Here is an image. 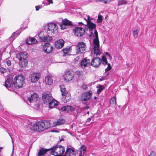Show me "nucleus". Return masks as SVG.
I'll list each match as a JSON object with an SVG mask.
<instances>
[{
    "label": "nucleus",
    "mask_w": 156,
    "mask_h": 156,
    "mask_svg": "<svg viewBox=\"0 0 156 156\" xmlns=\"http://www.w3.org/2000/svg\"><path fill=\"white\" fill-rule=\"evenodd\" d=\"M76 74L78 75H80L81 74V72L79 71H76Z\"/></svg>",
    "instance_id": "864d4df0"
},
{
    "label": "nucleus",
    "mask_w": 156,
    "mask_h": 156,
    "mask_svg": "<svg viewBox=\"0 0 156 156\" xmlns=\"http://www.w3.org/2000/svg\"><path fill=\"white\" fill-rule=\"evenodd\" d=\"M84 20L86 21L87 25L90 29L92 30L96 27V26L95 24L92 23L90 21L91 19L90 18L89 16H87V19L84 18Z\"/></svg>",
    "instance_id": "f3484780"
},
{
    "label": "nucleus",
    "mask_w": 156,
    "mask_h": 156,
    "mask_svg": "<svg viewBox=\"0 0 156 156\" xmlns=\"http://www.w3.org/2000/svg\"><path fill=\"white\" fill-rule=\"evenodd\" d=\"M31 129L41 132L49 128L50 127L49 120H42L37 122L32 125Z\"/></svg>",
    "instance_id": "f257e3e1"
},
{
    "label": "nucleus",
    "mask_w": 156,
    "mask_h": 156,
    "mask_svg": "<svg viewBox=\"0 0 156 156\" xmlns=\"http://www.w3.org/2000/svg\"><path fill=\"white\" fill-rule=\"evenodd\" d=\"M127 2L126 0H119L118 5H121L123 4H126Z\"/></svg>",
    "instance_id": "c9c22d12"
},
{
    "label": "nucleus",
    "mask_w": 156,
    "mask_h": 156,
    "mask_svg": "<svg viewBox=\"0 0 156 156\" xmlns=\"http://www.w3.org/2000/svg\"><path fill=\"white\" fill-rule=\"evenodd\" d=\"M62 23L63 24L66 26H70L72 25L71 22L69 21L67 19H65L64 20H62Z\"/></svg>",
    "instance_id": "bb28decb"
},
{
    "label": "nucleus",
    "mask_w": 156,
    "mask_h": 156,
    "mask_svg": "<svg viewBox=\"0 0 156 156\" xmlns=\"http://www.w3.org/2000/svg\"><path fill=\"white\" fill-rule=\"evenodd\" d=\"M41 76L40 74L38 73H31L30 77L31 81L33 83H35L37 81Z\"/></svg>",
    "instance_id": "4468645a"
},
{
    "label": "nucleus",
    "mask_w": 156,
    "mask_h": 156,
    "mask_svg": "<svg viewBox=\"0 0 156 156\" xmlns=\"http://www.w3.org/2000/svg\"><path fill=\"white\" fill-rule=\"evenodd\" d=\"M80 59V56H77L74 59V61L75 62H77Z\"/></svg>",
    "instance_id": "49530a36"
},
{
    "label": "nucleus",
    "mask_w": 156,
    "mask_h": 156,
    "mask_svg": "<svg viewBox=\"0 0 156 156\" xmlns=\"http://www.w3.org/2000/svg\"><path fill=\"white\" fill-rule=\"evenodd\" d=\"M53 50V47L50 43H46L43 46V51L47 53H51Z\"/></svg>",
    "instance_id": "ddd939ff"
},
{
    "label": "nucleus",
    "mask_w": 156,
    "mask_h": 156,
    "mask_svg": "<svg viewBox=\"0 0 156 156\" xmlns=\"http://www.w3.org/2000/svg\"><path fill=\"white\" fill-rule=\"evenodd\" d=\"M45 82L48 85H51L53 82V80L51 78V76L48 75L45 77Z\"/></svg>",
    "instance_id": "4be33fe9"
},
{
    "label": "nucleus",
    "mask_w": 156,
    "mask_h": 156,
    "mask_svg": "<svg viewBox=\"0 0 156 156\" xmlns=\"http://www.w3.org/2000/svg\"><path fill=\"white\" fill-rule=\"evenodd\" d=\"M96 98H97V97H96V96H95V97H94V99H96Z\"/></svg>",
    "instance_id": "680f3d73"
},
{
    "label": "nucleus",
    "mask_w": 156,
    "mask_h": 156,
    "mask_svg": "<svg viewBox=\"0 0 156 156\" xmlns=\"http://www.w3.org/2000/svg\"><path fill=\"white\" fill-rule=\"evenodd\" d=\"M133 35L134 36L135 38H136L138 35V33L137 32V30H134L133 32Z\"/></svg>",
    "instance_id": "a19ab883"
},
{
    "label": "nucleus",
    "mask_w": 156,
    "mask_h": 156,
    "mask_svg": "<svg viewBox=\"0 0 156 156\" xmlns=\"http://www.w3.org/2000/svg\"><path fill=\"white\" fill-rule=\"evenodd\" d=\"M38 99V96L36 93H33L30 97H27L26 100L27 103L31 106L34 107L36 104V101Z\"/></svg>",
    "instance_id": "6e6552de"
},
{
    "label": "nucleus",
    "mask_w": 156,
    "mask_h": 156,
    "mask_svg": "<svg viewBox=\"0 0 156 156\" xmlns=\"http://www.w3.org/2000/svg\"><path fill=\"white\" fill-rule=\"evenodd\" d=\"M5 62L8 66H9L11 65V61L9 60V59H6V60Z\"/></svg>",
    "instance_id": "ea45409f"
},
{
    "label": "nucleus",
    "mask_w": 156,
    "mask_h": 156,
    "mask_svg": "<svg viewBox=\"0 0 156 156\" xmlns=\"http://www.w3.org/2000/svg\"><path fill=\"white\" fill-rule=\"evenodd\" d=\"M79 24H83V23H82V22H79Z\"/></svg>",
    "instance_id": "bf43d9fd"
},
{
    "label": "nucleus",
    "mask_w": 156,
    "mask_h": 156,
    "mask_svg": "<svg viewBox=\"0 0 156 156\" xmlns=\"http://www.w3.org/2000/svg\"><path fill=\"white\" fill-rule=\"evenodd\" d=\"M74 74L72 70L67 71L64 76L65 80L69 81L72 80L73 78Z\"/></svg>",
    "instance_id": "9b49d317"
},
{
    "label": "nucleus",
    "mask_w": 156,
    "mask_h": 156,
    "mask_svg": "<svg viewBox=\"0 0 156 156\" xmlns=\"http://www.w3.org/2000/svg\"><path fill=\"white\" fill-rule=\"evenodd\" d=\"M66 111L69 112V111L72 112L74 110V107H72L70 106H66Z\"/></svg>",
    "instance_id": "f704fd0d"
},
{
    "label": "nucleus",
    "mask_w": 156,
    "mask_h": 156,
    "mask_svg": "<svg viewBox=\"0 0 156 156\" xmlns=\"http://www.w3.org/2000/svg\"><path fill=\"white\" fill-rule=\"evenodd\" d=\"M66 131H67V132L69 133H70V134H71L69 132V131H68V129H64Z\"/></svg>",
    "instance_id": "4d7b16f0"
},
{
    "label": "nucleus",
    "mask_w": 156,
    "mask_h": 156,
    "mask_svg": "<svg viewBox=\"0 0 156 156\" xmlns=\"http://www.w3.org/2000/svg\"><path fill=\"white\" fill-rule=\"evenodd\" d=\"M60 26L61 27V28L62 30H64L66 28V25L63 24L62 23V24H61L60 25Z\"/></svg>",
    "instance_id": "37998d69"
},
{
    "label": "nucleus",
    "mask_w": 156,
    "mask_h": 156,
    "mask_svg": "<svg viewBox=\"0 0 156 156\" xmlns=\"http://www.w3.org/2000/svg\"><path fill=\"white\" fill-rule=\"evenodd\" d=\"M76 152L73 148H68L66 151L65 155L63 156H75Z\"/></svg>",
    "instance_id": "2eb2a0df"
},
{
    "label": "nucleus",
    "mask_w": 156,
    "mask_h": 156,
    "mask_svg": "<svg viewBox=\"0 0 156 156\" xmlns=\"http://www.w3.org/2000/svg\"><path fill=\"white\" fill-rule=\"evenodd\" d=\"M97 88H98L97 91V93L99 94L103 90H104L105 87L101 85H99V87H97Z\"/></svg>",
    "instance_id": "7c9ffc66"
},
{
    "label": "nucleus",
    "mask_w": 156,
    "mask_h": 156,
    "mask_svg": "<svg viewBox=\"0 0 156 156\" xmlns=\"http://www.w3.org/2000/svg\"><path fill=\"white\" fill-rule=\"evenodd\" d=\"M63 51L64 53L66 54L69 53L71 51V47L63 49Z\"/></svg>",
    "instance_id": "72a5a7b5"
},
{
    "label": "nucleus",
    "mask_w": 156,
    "mask_h": 156,
    "mask_svg": "<svg viewBox=\"0 0 156 156\" xmlns=\"http://www.w3.org/2000/svg\"><path fill=\"white\" fill-rule=\"evenodd\" d=\"M111 67L110 64H108V67L107 68L105 69V72H107L110 70L111 69Z\"/></svg>",
    "instance_id": "79ce46f5"
},
{
    "label": "nucleus",
    "mask_w": 156,
    "mask_h": 156,
    "mask_svg": "<svg viewBox=\"0 0 156 156\" xmlns=\"http://www.w3.org/2000/svg\"><path fill=\"white\" fill-rule=\"evenodd\" d=\"M81 87L82 89L84 90H86L87 88L86 85L84 84H83L82 85Z\"/></svg>",
    "instance_id": "09e8293b"
},
{
    "label": "nucleus",
    "mask_w": 156,
    "mask_h": 156,
    "mask_svg": "<svg viewBox=\"0 0 156 156\" xmlns=\"http://www.w3.org/2000/svg\"><path fill=\"white\" fill-rule=\"evenodd\" d=\"M58 102L56 101L53 98L49 103V106L50 108H52L54 106H57L58 105Z\"/></svg>",
    "instance_id": "b1692460"
},
{
    "label": "nucleus",
    "mask_w": 156,
    "mask_h": 156,
    "mask_svg": "<svg viewBox=\"0 0 156 156\" xmlns=\"http://www.w3.org/2000/svg\"><path fill=\"white\" fill-rule=\"evenodd\" d=\"M64 41L62 39H60L56 41L55 43V46L57 48H60L64 46Z\"/></svg>",
    "instance_id": "6ab92c4d"
},
{
    "label": "nucleus",
    "mask_w": 156,
    "mask_h": 156,
    "mask_svg": "<svg viewBox=\"0 0 156 156\" xmlns=\"http://www.w3.org/2000/svg\"><path fill=\"white\" fill-rule=\"evenodd\" d=\"M89 112H87V114H89Z\"/></svg>",
    "instance_id": "e2e57ef3"
},
{
    "label": "nucleus",
    "mask_w": 156,
    "mask_h": 156,
    "mask_svg": "<svg viewBox=\"0 0 156 156\" xmlns=\"http://www.w3.org/2000/svg\"><path fill=\"white\" fill-rule=\"evenodd\" d=\"M16 57L20 60L19 65L22 67H25L27 65V54L23 52H20L16 54Z\"/></svg>",
    "instance_id": "f03ea898"
},
{
    "label": "nucleus",
    "mask_w": 156,
    "mask_h": 156,
    "mask_svg": "<svg viewBox=\"0 0 156 156\" xmlns=\"http://www.w3.org/2000/svg\"><path fill=\"white\" fill-rule=\"evenodd\" d=\"M110 0H100V1H103L105 3H107L108 2H109Z\"/></svg>",
    "instance_id": "603ef678"
},
{
    "label": "nucleus",
    "mask_w": 156,
    "mask_h": 156,
    "mask_svg": "<svg viewBox=\"0 0 156 156\" xmlns=\"http://www.w3.org/2000/svg\"><path fill=\"white\" fill-rule=\"evenodd\" d=\"M65 122V120L63 119H59L56 121L54 122L53 123V127H55L57 126L62 125Z\"/></svg>",
    "instance_id": "aec40b11"
},
{
    "label": "nucleus",
    "mask_w": 156,
    "mask_h": 156,
    "mask_svg": "<svg viewBox=\"0 0 156 156\" xmlns=\"http://www.w3.org/2000/svg\"><path fill=\"white\" fill-rule=\"evenodd\" d=\"M13 81L10 78L7 79L5 82V86L7 88H9L11 87V85H13Z\"/></svg>",
    "instance_id": "412c9836"
},
{
    "label": "nucleus",
    "mask_w": 156,
    "mask_h": 156,
    "mask_svg": "<svg viewBox=\"0 0 156 156\" xmlns=\"http://www.w3.org/2000/svg\"><path fill=\"white\" fill-rule=\"evenodd\" d=\"M58 29V26L56 24L50 23L45 26L44 30L47 34L52 35L57 31Z\"/></svg>",
    "instance_id": "7ed1b4c3"
},
{
    "label": "nucleus",
    "mask_w": 156,
    "mask_h": 156,
    "mask_svg": "<svg viewBox=\"0 0 156 156\" xmlns=\"http://www.w3.org/2000/svg\"><path fill=\"white\" fill-rule=\"evenodd\" d=\"M104 80V77H102L100 79L101 81H102Z\"/></svg>",
    "instance_id": "13d9d810"
},
{
    "label": "nucleus",
    "mask_w": 156,
    "mask_h": 156,
    "mask_svg": "<svg viewBox=\"0 0 156 156\" xmlns=\"http://www.w3.org/2000/svg\"><path fill=\"white\" fill-rule=\"evenodd\" d=\"M60 87L62 95L63 96L62 101L65 103L69 101V100L71 98L70 93L66 91L65 87L64 85H60Z\"/></svg>",
    "instance_id": "423d86ee"
},
{
    "label": "nucleus",
    "mask_w": 156,
    "mask_h": 156,
    "mask_svg": "<svg viewBox=\"0 0 156 156\" xmlns=\"http://www.w3.org/2000/svg\"><path fill=\"white\" fill-rule=\"evenodd\" d=\"M76 53L77 54H81L84 53L87 49L86 44L83 42L78 43L76 45Z\"/></svg>",
    "instance_id": "0eeeda50"
},
{
    "label": "nucleus",
    "mask_w": 156,
    "mask_h": 156,
    "mask_svg": "<svg viewBox=\"0 0 156 156\" xmlns=\"http://www.w3.org/2000/svg\"><path fill=\"white\" fill-rule=\"evenodd\" d=\"M94 47H99V42L98 38H95L94 39L93 41Z\"/></svg>",
    "instance_id": "2f4dec72"
},
{
    "label": "nucleus",
    "mask_w": 156,
    "mask_h": 156,
    "mask_svg": "<svg viewBox=\"0 0 156 156\" xmlns=\"http://www.w3.org/2000/svg\"><path fill=\"white\" fill-rule=\"evenodd\" d=\"M105 55H106V56L107 57L109 58L110 59L111 58V55H110L108 52H106L105 53Z\"/></svg>",
    "instance_id": "c03bdc74"
},
{
    "label": "nucleus",
    "mask_w": 156,
    "mask_h": 156,
    "mask_svg": "<svg viewBox=\"0 0 156 156\" xmlns=\"http://www.w3.org/2000/svg\"><path fill=\"white\" fill-rule=\"evenodd\" d=\"M121 58H122L121 57ZM119 59H120V60H121V59H122V58H119Z\"/></svg>",
    "instance_id": "0e129e2a"
},
{
    "label": "nucleus",
    "mask_w": 156,
    "mask_h": 156,
    "mask_svg": "<svg viewBox=\"0 0 156 156\" xmlns=\"http://www.w3.org/2000/svg\"><path fill=\"white\" fill-rule=\"evenodd\" d=\"M91 120V118H88L87 119L86 122L87 123H88L90 122Z\"/></svg>",
    "instance_id": "3c124183"
},
{
    "label": "nucleus",
    "mask_w": 156,
    "mask_h": 156,
    "mask_svg": "<svg viewBox=\"0 0 156 156\" xmlns=\"http://www.w3.org/2000/svg\"><path fill=\"white\" fill-rule=\"evenodd\" d=\"M0 156H1L0 155Z\"/></svg>",
    "instance_id": "69168bd1"
},
{
    "label": "nucleus",
    "mask_w": 156,
    "mask_h": 156,
    "mask_svg": "<svg viewBox=\"0 0 156 156\" xmlns=\"http://www.w3.org/2000/svg\"><path fill=\"white\" fill-rule=\"evenodd\" d=\"M84 109H88L89 108V107L88 106H86V107H84Z\"/></svg>",
    "instance_id": "6e6d98bb"
},
{
    "label": "nucleus",
    "mask_w": 156,
    "mask_h": 156,
    "mask_svg": "<svg viewBox=\"0 0 156 156\" xmlns=\"http://www.w3.org/2000/svg\"><path fill=\"white\" fill-rule=\"evenodd\" d=\"M35 8L36 10V11H38L40 8V6L39 5H37L35 6Z\"/></svg>",
    "instance_id": "8fccbe9b"
},
{
    "label": "nucleus",
    "mask_w": 156,
    "mask_h": 156,
    "mask_svg": "<svg viewBox=\"0 0 156 156\" xmlns=\"http://www.w3.org/2000/svg\"><path fill=\"white\" fill-rule=\"evenodd\" d=\"M26 43L28 44H32L36 43L37 41L33 37H30L26 40Z\"/></svg>",
    "instance_id": "5701e85b"
},
{
    "label": "nucleus",
    "mask_w": 156,
    "mask_h": 156,
    "mask_svg": "<svg viewBox=\"0 0 156 156\" xmlns=\"http://www.w3.org/2000/svg\"><path fill=\"white\" fill-rule=\"evenodd\" d=\"M65 148L61 145H58L53 147L51 149V153L55 156H63L62 154L65 152Z\"/></svg>",
    "instance_id": "39448f33"
},
{
    "label": "nucleus",
    "mask_w": 156,
    "mask_h": 156,
    "mask_svg": "<svg viewBox=\"0 0 156 156\" xmlns=\"http://www.w3.org/2000/svg\"><path fill=\"white\" fill-rule=\"evenodd\" d=\"M75 35L80 37L82 36L85 34L84 30L82 27H76L73 29Z\"/></svg>",
    "instance_id": "1a4fd4ad"
},
{
    "label": "nucleus",
    "mask_w": 156,
    "mask_h": 156,
    "mask_svg": "<svg viewBox=\"0 0 156 156\" xmlns=\"http://www.w3.org/2000/svg\"><path fill=\"white\" fill-rule=\"evenodd\" d=\"M50 35H49L45 36L42 41L44 42H48L51 41L52 40V37L50 36Z\"/></svg>",
    "instance_id": "a878e982"
},
{
    "label": "nucleus",
    "mask_w": 156,
    "mask_h": 156,
    "mask_svg": "<svg viewBox=\"0 0 156 156\" xmlns=\"http://www.w3.org/2000/svg\"><path fill=\"white\" fill-rule=\"evenodd\" d=\"M86 150V147L84 145L83 146L79 151V156H84Z\"/></svg>",
    "instance_id": "393cba45"
},
{
    "label": "nucleus",
    "mask_w": 156,
    "mask_h": 156,
    "mask_svg": "<svg viewBox=\"0 0 156 156\" xmlns=\"http://www.w3.org/2000/svg\"><path fill=\"white\" fill-rule=\"evenodd\" d=\"M91 96V93L90 92H84L80 100L82 101H87L90 98Z\"/></svg>",
    "instance_id": "a211bd4d"
},
{
    "label": "nucleus",
    "mask_w": 156,
    "mask_h": 156,
    "mask_svg": "<svg viewBox=\"0 0 156 156\" xmlns=\"http://www.w3.org/2000/svg\"><path fill=\"white\" fill-rule=\"evenodd\" d=\"M61 110L62 111H66V106L62 107Z\"/></svg>",
    "instance_id": "de8ad7c7"
},
{
    "label": "nucleus",
    "mask_w": 156,
    "mask_h": 156,
    "mask_svg": "<svg viewBox=\"0 0 156 156\" xmlns=\"http://www.w3.org/2000/svg\"><path fill=\"white\" fill-rule=\"evenodd\" d=\"M101 60L100 58L94 57L90 62V65L95 68H97L101 65Z\"/></svg>",
    "instance_id": "9d476101"
},
{
    "label": "nucleus",
    "mask_w": 156,
    "mask_h": 156,
    "mask_svg": "<svg viewBox=\"0 0 156 156\" xmlns=\"http://www.w3.org/2000/svg\"><path fill=\"white\" fill-rule=\"evenodd\" d=\"M25 78L22 75L16 76L13 81V85L16 88H20L23 86L24 83Z\"/></svg>",
    "instance_id": "20e7f679"
},
{
    "label": "nucleus",
    "mask_w": 156,
    "mask_h": 156,
    "mask_svg": "<svg viewBox=\"0 0 156 156\" xmlns=\"http://www.w3.org/2000/svg\"><path fill=\"white\" fill-rule=\"evenodd\" d=\"M64 140L63 138H61L60 140V141H62V140Z\"/></svg>",
    "instance_id": "052dcab7"
},
{
    "label": "nucleus",
    "mask_w": 156,
    "mask_h": 156,
    "mask_svg": "<svg viewBox=\"0 0 156 156\" xmlns=\"http://www.w3.org/2000/svg\"><path fill=\"white\" fill-rule=\"evenodd\" d=\"M103 19V17L102 15H99L98 16V19L97 20V22L98 23L102 22V20Z\"/></svg>",
    "instance_id": "4c0bfd02"
},
{
    "label": "nucleus",
    "mask_w": 156,
    "mask_h": 156,
    "mask_svg": "<svg viewBox=\"0 0 156 156\" xmlns=\"http://www.w3.org/2000/svg\"><path fill=\"white\" fill-rule=\"evenodd\" d=\"M53 98L51 95L44 93L43 94L42 100L43 103L44 104H48Z\"/></svg>",
    "instance_id": "f8f14e48"
},
{
    "label": "nucleus",
    "mask_w": 156,
    "mask_h": 156,
    "mask_svg": "<svg viewBox=\"0 0 156 156\" xmlns=\"http://www.w3.org/2000/svg\"><path fill=\"white\" fill-rule=\"evenodd\" d=\"M7 71V69L2 67H0V72L2 73H5Z\"/></svg>",
    "instance_id": "58836bf2"
},
{
    "label": "nucleus",
    "mask_w": 156,
    "mask_h": 156,
    "mask_svg": "<svg viewBox=\"0 0 156 156\" xmlns=\"http://www.w3.org/2000/svg\"><path fill=\"white\" fill-rule=\"evenodd\" d=\"M99 47H94V55L98 56L100 55V51L99 49Z\"/></svg>",
    "instance_id": "cd10ccee"
},
{
    "label": "nucleus",
    "mask_w": 156,
    "mask_h": 156,
    "mask_svg": "<svg viewBox=\"0 0 156 156\" xmlns=\"http://www.w3.org/2000/svg\"><path fill=\"white\" fill-rule=\"evenodd\" d=\"M50 3H53L52 0H47Z\"/></svg>",
    "instance_id": "5fc2aeb1"
},
{
    "label": "nucleus",
    "mask_w": 156,
    "mask_h": 156,
    "mask_svg": "<svg viewBox=\"0 0 156 156\" xmlns=\"http://www.w3.org/2000/svg\"><path fill=\"white\" fill-rule=\"evenodd\" d=\"M94 34L95 35V38H98V32H97V31L96 30H94Z\"/></svg>",
    "instance_id": "a18cd8bd"
},
{
    "label": "nucleus",
    "mask_w": 156,
    "mask_h": 156,
    "mask_svg": "<svg viewBox=\"0 0 156 156\" xmlns=\"http://www.w3.org/2000/svg\"><path fill=\"white\" fill-rule=\"evenodd\" d=\"M20 33L21 31H17L15 32H14L12 34L11 37L12 38H14V37L18 36Z\"/></svg>",
    "instance_id": "e433bc0d"
},
{
    "label": "nucleus",
    "mask_w": 156,
    "mask_h": 156,
    "mask_svg": "<svg viewBox=\"0 0 156 156\" xmlns=\"http://www.w3.org/2000/svg\"><path fill=\"white\" fill-rule=\"evenodd\" d=\"M90 61L89 59H87V58H83L81 61L80 66L83 68L90 65Z\"/></svg>",
    "instance_id": "dca6fc26"
},
{
    "label": "nucleus",
    "mask_w": 156,
    "mask_h": 156,
    "mask_svg": "<svg viewBox=\"0 0 156 156\" xmlns=\"http://www.w3.org/2000/svg\"><path fill=\"white\" fill-rule=\"evenodd\" d=\"M38 36L40 41H42L45 36L43 32L42 31L39 33L38 34Z\"/></svg>",
    "instance_id": "473e14b6"
},
{
    "label": "nucleus",
    "mask_w": 156,
    "mask_h": 156,
    "mask_svg": "<svg viewBox=\"0 0 156 156\" xmlns=\"http://www.w3.org/2000/svg\"><path fill=\"white\" fill-rule=\"evenodd\" d=\"M101 60L102 64L104 65H106L107 64L108 65V64L107 60L106 57L105 55L102 56Z\"/></svg>",
    "instance_id": "c756f323"
},
{
    "label": "nucleus",
    "mask_w": 156,
    "mask_h": 156,
    "mask_svg": "<svg viewBox=\"0 0 156 156\" xmlns=\"http://www.w3.org/2000/svg\"><path fill=\"white\" fill-rule=\"evenodd\" d=\"M116 97L115 96L111 99L110 104L112 106H114L116 105Z\"/></svg>",
    "instance_id": "c85d7f7f"
}]
</instances>
